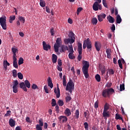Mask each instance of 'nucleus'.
Returning a JSON list of instances; mask_svg holds the SVG:
<instances>
[{
  "mask_svg": "<svg viewBox=\"0 0 130 130\" xmlns=\"http://www.w3.org/2000/svg\"><path fill=\"white\" fill-rule=\"evenodd\" d=\"M68 56L70 59H75L76 58V56L74 55V53H69Z\"/></svg>",
  "mask_w": 130,
  "mask_h": 130,
  "instance_id": "nucleus-34",
  "label": "nucleus"
},
{
  "mask_svg": "<svg viewBox=\"0 0 130 130\" xmlns=\"http://www.w3.org/2000/svg\"><path fill=\"white\" fill-rule=\"evenodd\" d=\"M48 87H50L51 89H52L53 88V83H52V80H51V78L50 77L48 78Z\"/></svg>",
  "mask_w": 130,
  "mask_h": 130,
  "instance_id": "nucleus-19",
  "label": "nucleus"
},
{
  "mask_svg": "<svg viewBox=\"0 0 130 130\" xmlns=\"http://www.w3.org/2000/svg\"><path fill=\"white\" fill-rule=\"evenodd\" d=\"M106 71V69H105V67H103V69L101 70L102 75H104V74H105Z\"/></svg>",
  "mask_w": 130,
  "mask_h": 130,
  "instance_id": "nucleus-63",
  "label": "nucleus"
},
{
  "mask_svg": "<svg viewBox=\"0 0 130 130\" xmlns=\"http://www.w3.org/2000/svg\"><path fill=\"white\" fill-rule=\"evenodd\" d=\"M114 89L113 88L105 89L102 92V96L105 98H106L107 97H109V96H110V94H111V93H114Z\"/></svg>",
  "mask_w": 130,
  "mask_h": 130,
  "instance_id": "nucleus-5",
  "label": "nucleus"
},
{
  "mask_svg": "<svg viewBox=\"0 0 130 130\" xmlns=\"http://www.w3.org/2000/svg\"><path fill=\"white\" fill-rule=\"evenodd\" d=\"M106 53H107V58H109V59H110V58H111V52H112L111 49H106Z\"/></svg>",
  "mask_w": 130,
  "mask_h": 130,
  "instance_id": "nucleus-18",
  "label": "nucleus"
},
{
  "mask_svg": "<svg viewBox=\"0 0 130 130\" xmlns=\"http://www.w3.org/2000/svg\"><path fill=\"white\" fill-rule=\"evenodd\" d=\"M108 72L109 75H114V71L112 69H108Z\"/></svg>",
  "mask_w": 130,
  "mask_h": 130,
  "instance_id": "nucleus-50",
  "label": "nucleus"
},
{
  "mask_svg": "<svg viewBox=\"0 0 130 130\" xmlns=\"http://www.w3.org/2000/svg\"><path fill=\"white\" fill-rule=\"evenodd\" d=\"M58 104L59 106H63V104H64V103L63 102V101L61 100H59L58 101Z\"/></svg>",
  "mask_w": 130,
  "mask_h": 130,
  "instance_id": "nucleus-45",
  "label": "nucleus"
},
{
  "mask_svg": "<svg viewBox=\"0 0 130 130\" xmlns=\"http://www.w3.org/2000/svg\"><path fill=\"white\" fill-rule=\"evenodd\" d=\"M90 115V113H89V111H86L84 112V116L85 118L87 120L89 119V116Z\"/></svg>",
  "mask_w": 130,
  "mask_h": 130,
  "instance_id": "nucleus-28",
  "label": "nucleus"
},
{
  "mask_svg": "<svg viewBox=\"0 0 130 130\" xmlns=\"http://www.w3.org/2000/svg\"><path fill=\"white\" fill-rule=\"evenodd\" d=\"M62 81H63V86L64 87H66V86H67V79H66V75L63 76Z\"/></svg>",
  "mask_w": 130,
  "mask_h": 130,
  "instance_id": "nucleus-37",
  "label": "nucleus"
},
{
  "mask_svg": "<svg viewBox=\"0 0 130 130\" xmlns=\"http://www.w3.org/2000/svg\"><path fill=\"white\" fill-rule=\"evenodd\" d=\"M11 111H10V110L7 111L6 114L5 115V116L6 117H8V116H10V115H11Z\"/></svg>",
  "mask_w": 130,
  "mask_h": 130,
  "instance_id": "nucleus-60",
  "label": "nucleus"
},
{
  "mask_svg": "<svg viewBox=\"0 0 130 130\" xmlns=\"http://www.w3.org/2000/svg\"><path fill=\"white\" fill-rule=\"evenodd\" d=\"M0 24L3 30H7V17L5 16L0 18Z\"/></svg>",
  "mask_w": 130,
  "mask_h": 130,
  "instance_id": "nucleus-6",
  "label": "nucleus"
},
{
  "mask_svg": "<svg viewBox=\"0 0 130 130\" xmlns=\"http://www.w3.org/2000/svg\"><path fill=\"white\" fill-rule=\"evenodd\" d=\"M109 107H110V105L108 103H106L104 107V111H107L109 109Z\"/></svg>",
  "mask_w": 130,
  "mask_h": 130,
  "instance_id": "nucleus-30",
  "label": "nucleus"
},
{
  "mask_svg": "<svg viewBox=\"0 0 130 130\" xmlns=\"http://www.w3.org/2000/svg\"><path fill=\"white\" fill-rule=\"evenodd\" d=\"M111 30L112 31V32H114L115 31V25L114 24H113L112 25V27H111Z\"/></svg>",
  "mask_w": 130,
  "mask_h": 130,
  "instance_id": "nucleus-61",
  "label": "nucleus"
},
{
  "mask_svg": "<svg viewBox=\"0 0 130 130\" xmlns=\"http://www.w3.org/2000/svg\"><path fill=\"white\" fill-rule=\"evenodd\" d=\"M118 63L119 68L122 69V64H124V63H125V61H124V59H123V58H121V59H119L118 60Z\"/></svg>",
  "mask_w": 130,
  "mask_h": 130,
  "instance_id": "nucleus-16",
  "label": "nucleus"
},
{
  "mask_svg": "<svg viewBox=\"0 0 130 130\" xmlns=\"http://www.w3.org/2000/svg\"><path fill=\"white\" fill-rule=\"evenodd\" d=\"M71 100H72V97L68 95L66 98V102H70L71 101Z\"/></svg>",
  "mask_w": 130,
  "mask_h": 130,
  "instance_id": "nucleus-52",
  "label": "nucleus"
},
{
  "mask_svg": "<svg viewBox=\"0 0 130 130\" xmlns=\"http://www.w3.org/2000/svg\"><path fill=\"white\" fill-rule=\"evenodd\" d=\"M98 22V20L97 19V18H92V23L93 25H96Z\"/></svg>",
  "mask_w": 130,
  "mask_h": 130,
  "instance_id": "nucleus-44",
  "label": "nucleus"
},
{
  "mask_svg": "<svg viewBox=\"0 0 130 130\" xmlns=\"http://www.w3.org/2000/svg\"><path fill=\"white\" fill-rule=\"evenodd\" d=\"M74 87H75L74 82H73L72 79H70L66 86V91H69L70 93H72L73 90H74Z\"/></svg>",
  "mask_w": 130,
  "mask_h": 130,
  "instance_id": "nucleus-4",
  "label": "nucleus"
},
{
  "mask_svg": "<svg viewBox=\"0 0 130 130\" xmlns=\"http://www.w3.org/2000/svg\"><path fill=\"white\" fill-rule=\"evenodd\" d=\"M3 66L5 71H7V70H8V67H10V63H9L7 60H4Z\"/></svg>",
  "mask_w": 130,
  "mask_h": 130,
  "instance_id": "nucleus-20",
  "label": "nucleus"
},
{
  "mask_svg": "<svg viewBox=\"0 0 130 130\" xmlns=\"http://www.w3.org/2000/svg\"><path fill=\"white\" fill-rule=\"evenodd\" d=\"M18 85H19V82L17 80H14L13 81V93H18Z\"/></svg>",
  "mask_w": 130,
  "mask_h": 130,
  "instance_id": "nucleus-8",
  "label": "nucleus"
},
{
  "mask_svg": "<svg viewBox=\"0 0 130 130\" xmlns=\"http://www.w3.org/2000/svg\"><path fill=\"white\" fill-rule=\"evenodd\" d=\"M87 47V51H91L92 50V42L90 41V39L87 38L83 42V48L86 49Z\"/></svg>",
  "mask_w": 130,
  "mask_h": 130,
  "instance_id": "nucleus-2",
  "label": "nucleus"
},
{
  "mask_svg": "<svg viewBox=\"0 0 130 130\" xmlns=\"http://www.w3.org/2000/svg\"><path fill=\"white\" fill-rule=\"evenodd\" d=\"M75 39H76L75 37L71 38V39H70V43L73 44V43L75 42Z\"/></svg>",
  "mask_w": 130,
  "mask_h": 130,
  "instance_id": "nucleus-49",
  "label": "nucleus"
},
{
  "mask_svg": "<svg viewBox=\"0 0 130 130\" xmlns=\"http://www.w3.org/2000/svg\"><path fill=\"white\" fill-rule=\"evenodd\" d=\"M99 104V102H98V101H96L94 103V108L95 109H97L99 107V106L98 104Z\"/></svg>",
  "mask_w": 130,
  "mask_h": 130,
  "instance_id": "nucleus-58",
  "label": "nucleus"
},
{
  "mask_svg": "<svg viewBox=\"0 0 130 130\" xmlns=\"http://www.w3.org/2000/svg\"><path fill=\"white\" fill-rule=\"evenodd\" d=\"M52 60L53 61V63H56V61H57V56H56V55H55L54 54H53Z\"/></svg>",
  "mask_w": 130,
  "mask_h": 130,
  "instance_id": "nucleus-26",
  "label": "nucleus"
},
{
  "mask_svg": "<svg viewBox=\"0 0 130 130\" xmlns=\"http://www.w3.org/2000/svg\"><path fill=\"white\" fill-rule=\"evenodd\" d=\"M103 116L104 117H109V113L107 111H103Z\"/></svg>",
  "mask_w": 130,
  "mask_h": 130,
  "instance_id": "nucleus-40",
  "label": "nucleus"
},
{
  "mask_svg": "<svg viewBox=\"0 0 130 130\" xmlns=\"http://www.w3.org/2000/svg\"><path fill=\"white\" fill-rule=\"evenodd\" d=\"M83 11V8L82 7L78 8L77 10V15H79L80 12Z\"/></svg>",
  "mask_w": 130,
  "mask_h": 130,
  "instance_id": "nucleus-55",
  "label": "nucleus"
},
{
  "mask_svg": "<svg viewBox=\"0 0 130 130\" xmlns=\"http://www.w3.org/2000/svg\"><path fill=\"white\" fill-rule=\"evenodd\" d=\"M95 78L97 82H100V81H101V77L99 74H96L95 75Z\"/></svg>",
  "mask_w": 130,
  "mask_h": 130,
  "instance_id": "nucleus-41",
  "label": "nucleus"
},
{
  "mask_svg": "<svg viewBox=\"0 0 130 130\" xmlns=\"http://www.w3.org/2000/svg\"><path fill=\"white\" fill-rule=\"evenodd\" d=\"M24 63V59L23 58L20 57L18 61V64L19 66H21V64H23Z\"/></svg>",
  "mask_w": 130,
  "mask_h": 130,
  "instance_id": "nucleus-43",
  "label": "nucleus"
},
{
  "mask_svg": "<svg viewBox=\"0 0 130 130\" xmlns=\"http://www.w3.org/2000/svg\"><path fill=\"white\" fill-rule=\"evenodd\" d=\"M105 18H106V14L105 13H101L98 16V19L99 22H102V21H103V19H105Z\"/></svg>",
  "mask_w": 130,
  "mask_h": 130,
  "instance_id": "nucleus-13",
  "label": "nucleus"
},
{
  "mask_svg": "<svg viewBox=\"0 0 130 130\" xmlns=\"http://www.w3.org/2000/svg\"><path fill=\"white\" fill-rule=\"evenodd\" d=\"M43 46L44 50H46V51H48V49L49 50L51 48L50 45L47 44V43H45V41L43 42Z\"/></svg>",
  "mask_w": 130,
  "mask_h": 130,
  "instance_id": "nucleus-12",
  "label": "nucleus"
},
{
  "mask_svg": "<svg viewBox=\"0 0 130 130\" xmlns=\"http://www.w3.org/2000/svg\"><path fill=\"white\" fill-rule=\"evenodd\" d=\"M51 105L52 107H54V106H56V101L54 99L52 100Z\"/></svg>",
  "mask_w": 130,
  "mask_h": 130,
  "instance_id": "nucleus-47",
  "label": "nucleus"
},
{
  "mask_svg": "<svg viewBox=\"0 0 130 130\" xmlns=\"http://www.w3.org/2000/svg\"><path fill=\"white\" fill-rule=\"evenodd\" d=\"M103 5L105 8L108 9V6H107V3H106V0H103Z\"/></svg>",
  "mask_w": 130,
  "mask_h": 130,
  "instance_id": "nucleus-54",
  "label": "nucleus"
},
{
  "mask_svg": "<svg viewBox=\"0 0 130 130\" xmlns=\"http://www.w3.org/2000/svg\"><path fill=\"white\" fill-rule=\"evenodd\" d=\"M122 21V19H121V17H120V15H117L116 17L117 24H120Z\"/></svg>",
  "mask_w": 130,
  "mask_h": 130,
  "instance_id": "nucleus-25",
  "label": "nucleus"
},
{
  "mask_svg": "<svg viewBox=\"0 0 130 130\" xmlns=\"http://www.w3.org/2000/svg\"><path fill=\"white\" fill-rule=\"evenodd\" d=\"M18 21H19L20 23L24 24V23H25V17L21 16H19Z\"/></svg>",
  "mask_w": 130,
  "mask_h": 130,
  "instance_id": "nucleus-31",
  "label": "nucleus"
},
{
  "mask_svg": "<svg viewBox=\"0 0 130 130\" xmlns=\"http://www.w3.org/2000/svg\"><path fill=\"white\" fill-rule=\"evenodd\" d=\"M64 113L66 115H67V116H70V115H72V112H71V110H70V109L69 108H67L65 110Z\"/></svg>",
  "mask_w": 130,
  "mask_h": 130,
  "instance_id": "nucleus-24",
  "label": "nucleus"
},
{
  "mask_svg": "<svg viewBox=\"0 0 130 130\" xmlns=\"http://www.w3.org/2000/svg\"><path fill=\"white\" fill-rule=\"evenodd\" d=\"M69 53H74V48H73V45H70L69 46Z\"/></svg>",
  "mask_w": 130,
  "mask_h": 130,
  "instance_id": "nucleus-36",
  "label": "nucleus"
},
{
  "mask_svg": "<svg viewBox=\"0 0 130 130\" xmlns=\"http://www.w3.org/2000/svg\"><path fill=\"white\" fill-rule=\"evenodd\" d=\"M57 62H58V66L61 67V66H62V62H61V59H58L57 60Z\"/></svg>",
  "mask_w": 130,
  "mask_h": 130,
  "instance_id": "nucleus-56",
  "label": "nucleus"
},
{
  "mask_svg": "<svg viewBox=\"0 0 130 130\" xmlns=\"http://www.w3.org/2000/svg\"><path fill=\"white\" fill-rule=\"evenodd\" d=\"M9 125H10V126H11L12 127H13V126H14L15 125V120H14V119H11L9 120Z\"/></svg>",
  "mask_w": 130,
  "mask_h": 130,
  "instance_id": "nucleus-32",
  "label": "nucleus"
},
{
  "mask_svg": "<svg viewBox=\"0 0 130 130\" xmlns=\"http://www.w3.org/2000/svg\"><path fill=\"white\" fill-rule=\"evenodd\" d=\"M14 78H17V70H14L12 72Z\"/></svg>",
  "mask_w": 130,
  "mask_h": 130,
  "instance_id": "nucleus-53",
  "label": "nucleus"
},
{
  "mask_svg": "<svg viewBox=\"0 0 130 130\" xmlns=\"http://www.w3.org/2000/svg\"><path fill=\"white\" fill-rule=\"evenodd\" d=\"M31 88L32 89L36 90V89H38V86L35 84H32V85H31Z\"/></svg>",
  "mask_w": 130,
  "mask_h": 130,
  "instance_id": "nucleus-57",
  "label": "nucleus"
},
{
  "mask_svg": "<svg viewBox=\"0 0 130 130\" xmlns=\"http://www.w3.org/2000/svg\"><path fill=\"white\" fill-rule=\"evenodd\" d=\"M115 119L117 120L119 119L120 120H123V119L122 118V117H121L120 116V115L118 114H115Z\"/></svg>",
  "mask_w": 130,
  "mask_h": 130,
  "instance_id": "nucleus-39",
  "label": "nucleus"
},
{
  "mask_svg": "<svg viewBox=\"0 0 130 130\" xmlns=\"http://www.w3.org/2000/svg\"><path fill=\"white\" fill-rule=\"evenodd\" d=\"M55 110L56 113H59V107H58V105L55 106Z\"/></svg>",
  "mask_w": 130,
  "mask_h": 130,
  "instance_id": "nucleus-62",
  "label": "nucleus"
},
{
  "mask_svg": "<svg viewBox=\"0 0 130 130\" xmlns=\"http://www.w3.org/2000/svg\"><path fill=\"white\" fill-rule=\"evenodd\" d=\"M50 33L51 36H53L54 35V28L53 27H52L50 30Z\"/></svg>",
  "mask_w": 130,
  "mask_h": 130,
  "instance_id": "nucleus-59",
  "label": "nucleus"
},
{
  "mask_svg": "<svg viewBox=\"0 0 130 130\" xmlns=\"http://www.w3.org/2000/svg\"><path fill=\"white\" fill-rule=\"evenodd\" d=\"M58 119L61 123H64L68 121V117L66 116H60L58 117Z\"/></svg>",
  "mask_w": 130,
  "mask_h": 130,
  "instance_id": "nucleus-10",
  "label": "nucleus"
},
{
  "mask_svg": "<svg viewBox=\"0 0 130 130\" xmlns=\"http://www.w3.org/2000/svg\"><path fill=\"white\" fill-rule=\"evenodd\" d=\"M20 88L21 89H23L25 92H27V88L26 87V85H25V83L21 82L19 83Z\"/></svg>",
  "mask_w": 130,
  "mask_h": 130,
  "instance_id": "nucleus-22",
  "label": "nucleus"
},
{
  "mask_svg": "<svg viewBox=\"0 0 130 130\" xmlns=\"http://www.w3.org/2000/svg\"><path fill=\"white\" fill-rule=\"evenodd\" d=\"M16 19V16L13 15L10 16L9 22L10 23H13V21H15Z\"/></svg>",
  "mask_w": 130,
  "mask_h": 130,
  "instance_id": "nucleus-35",
  "label": "nucleus"
},
{
  "mask_svg": "<svg viewBox=\"0 0 130 130\" xmlns=\"http://www.w3.org/2000/svg\"><path fill=\"white\" fill-rule=\"evenodd\" d=\"M62 43L61 38H58L56 40V43L54 45V49L55 52H58L59 48Z\"/></svg>",
  "mask_w": 130,
  "mask_h": 130,
  "instance_id": "nucleus-3",
  "label": "nucleus"
},
{
  "mask_svg": "<svg viewBox=\"0 0 130 130\" xmlns=\"http://www.w3.org/2000/svg\"><path fill=\"white\" fill-rule=\"evenodd\" d=\"M39 124H37L36 126V128H41L42 129V126H43V119L42 118L39 120Z\"/></svg>",
  "mask_w": 130,
  "mask_h": 130,
  "instance_id": "nucleus-15",
  "label": "nucleus"
},
{
  "mask_svg": "<svg viewBox=\"0 0 130 130\" xmlns=\"http://www.w3.org/2000/svg\"><path fill=\"white\" fill-rule=\"evenodd\" d=\"M99 6V3H98L97 2H94L92 6V9L93 11H98L99 10V7H98Z\"/></svg>",
  "mask_w": 130,
  "mask_h": 130,
  "instance_id": "nucleus-17",
  "label": "nucleus"
},
{
  "mask_svg": "<svg viewBox=\"0 0 130 130\" xmlns=\"http://www.w3.org/2000/svg\"><path fill=\"white\" fill-rule=\"evenodd\" d=\"M79 115H80V111H79V109L76 110L75 112V115H74L75 117H76V118L78 119H79Z\"/></svg>",
  "mask_w": 130,
  "mask_h": 130,
  "instance_id": "nucleus-33",
  "label": "nucleus"
},
{
  "mask_svg": "<svg viewBox=\"0 0 130 130\" xmlns=\"http://www.w3.org/2000/svg\"><path fill=\"white\" fill-rule=\"evenodd\" d=\"M124 84H120V91L121 92L122 91L124 90Z\"/></svg>",
  "mask_w": 130,
  "mask_h": 130,
  "instance_id": "nucleus-51",
  "label": "nucleus"
},
{
  "mask_svg": "<svg viewBox=\"0 0 130 130\" xmlns=\"http://www.w3.org/2000/svg\"><path fill=\"white\" fill-rule=\"evenodd\" d=\"M107 19L111 24H113V23H114V18H113L112 16L109 15L107 16Z\"/></svg>",
  "mask_w": 130,
  "mask_h": 130,
  "instance_id": "nucleus-21",
  "label": "nucleus"
},
{
  "mask_svg": "<svg viewBox=\"0 0 130 130\" xmlns=\"http://www.w3.org/2000/svg\"><path fill=\"white\" fill-rule=\"evenodd\" d=\"M12 52L13 53V58H17L16 57V52H18V49L16 48L12 47Z\"/></svg>",
  "mask_w": 130,
  "mask_h": 130,
  "instance_id": "nucleus-27",
  "label": "nucleus"
},
{
  "mask_svg": "<svg viewBox=\"0 0 130 130\" xmlns=\"http://www.w3.org/2000/svg\"><path fill=\"white\" fill-rule=\"evenodd\" d=\"M60 47L61 48L59 49V51L61 53L66 52V51H67V50H69V48L65 45H61Z\"/></svg>",
  "mask_w": 130,
  "mask_h": 130,
  "instance_id": "nucleus-14",
  "label": "nucleus"
},
{
  "mask_svg": "<svg viewBox=\"0 0 130 130\" xmlns=\"http://www.w3.org/2000/svg\"><path fill=\"white\" fill-rule=\"evenodd\" d=\"M94 46L96 49V51H100L101 49V43L99 41H95L94 42Z\"/></svg>",
  "mask_w": 130,
  "mask_h": 130,
  "instance_id": "nucleus-11",
  "label": "nucleus"
},
{
  "mask_svg": "<svg viewBox=\"0 0 130 130\" xmlns=\"http://www.w3.org/2000/svg\"><path fill=\"white\" fill-rule=\"evenodd\" d=\"M54 92L55 94H56V98H59V97H60V90H59L58 83L57 84V89H56V87H55L54 89Z\"/></svg>",
  "mask_w": 130,
  "mask_h": 130,
  "instance_id": "nucleus-9",
  "label": "nucleus"
},
{
  "mask_svg": "<svg viewBox=\"0 0 130 130\" xmlns=\"http://www.w3.org/2000/svg\"><path fill=\"white\" fill-rule=\"evenodd\" d=\"M83 125H84V128L86 130H89V124H88V122H85L84 123Z\"/></svg>",
  "mask_w": 130,
  "mask_h": 130,
  "instance_id": "nucleus-46",
  "label": "nucleus"
},
{
  "mask_svg": "<svg viewBox=\"0 0 130 130\" xmlns=\"http://www.w3.org/2000/svg\"><path fill=\"white\" fill-rule=\"evenodd\" d=\"M13 67L15 69H18V61H17V58H13Z\"/></svg>",
  "mask_w": 130,
  "mask_h": 130,
  "instance_id": "nucleus-23",
  "label": "nucleus"
},
{
  "mask_svg": "<svg viewBox=\"0 0 130 130\" xmlns=\"http://www.w3.org/2000/svg\"><path fill=\"white\" fill-rule=\"evenodd\" d=\"M17 77L20 80H23V78H24L23 74H22L21 72L17 73Z\"/></svg>",
  "mask_w": 130,
  "mask_h": 130,
  "instance_id": "nucleus-42",
  "label": "nucleus"
},
{
  "mask_svg": "<svg viewBox=\"0 0 130 130\" xmlns=\"http://www.w3.org/2000/svg\"><path fill=\"white\" fill-rule=\"evenodd\" d=\"M83 64L84 65L82 67V72L83 75H84L85 79H88L90 77L89 73H88L89 67L90 66L89 64V62L87 61H83Z\"/></svg>",
  "mask_w": 130,
  "mask_h": 130,
  "instance_id": "nucleus-1",
  "label": "nucleus"
},
{
  "mask_svg": "<svg viewBox=\"0 0 130 130\" xmlns=\"http://www.w3.org/2000/svg\"><path fill=\"white\" fill-rule=\"evenodd\" d=\"M40 5L41 7H42V8H44V7H45L46 5V3H45V1L43 0H40Z\"/></svg>",
  "mask_w": 130,
  "mask_h": 130,
  "instance_id": "nucleus-38",
  "label": "nucleus"
},
{
  "mask_svg": "<svg viewBox=\"0 0 130 130\" xmlns=\"http://www.w3.org/2000/svg\"><path fill=\"white\" fill-rule=\"evenodd\" d=\"M64 42L65 44H69L70 43V39H66L64 40Z\"/></svg>",
  "mask_w": 130,
  "mask_h": 130,
  "instance_id": "nucleus-64",
  "label": "nucleus"
},
{
  "mask_svg": "<svg viewBox=\"0 0 130 130\" xmlns=\"http://www.w3.org/2000/svg\"><path fill=\"white\" fill-rule=\"evenodd\" d=\"M44 90L45 93H47V94H48L49 93V91L48 90V88L47 87V85H46L44 86Z\"/></svg>",
  "mask_w": 130,
  "mask_h": 130,
  "instance_id": "nucleus-48",
  "label": "nucleus"
},
{
  "mask_svg": "<svg viewBox=\"0 0 130 130\" xmlns=\"http://www.w3.org/2000/svg\"><path fill=\"white\" fill-rule=\"evenodd\" d=\"M77 50L79 53V55H78L77 59L78 61H81V60L82 59V51L83 50V48H82V43H78Z\"/></svg>",
  "mask_w": 130,
  "mask_h": 130,
  "instance_id": "nucleus-7",
  "label": "nucleus"
},
{
  "mask_svg": "<svg viewBox=\"0 0 130 130\" xmlns=\"http://www.w3.org/2000/svg\"><path fill=\"white\" fill-rule=\"evenodd\" d=\"M24 85L25 87H26L28 89H30V87H31V84L30 83L28 80H26L24 81Z\"/></svg>",
  "mask_w": 130,
  "mask_h": 130,
  "instance_id": "nucleus-29",
  "label": "nucleus"
}]
</instances>
